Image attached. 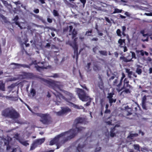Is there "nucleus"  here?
<instances>
[{
  "label": "nucleus",
  "instance_id": "1",
  "mask_svg": "<svg viewBox=\"0 0 152 152\" xmlns=\"http://www.w3.org/2000/svg\"><path fill=\"white\" fill-rule=\"evenodd\" d=\"M83 128L82 127H76L74 129H71L68 131L61 133L50 141V145H52L54 144H56L59 142V139L60 137L64 136L67 134H69V135L67 136L64 139V142L73 138L78 133L81 131Z\"/></svg>",
  "mask_w": 152,
  "mask_h": 152
},
{
  "label": "nucleus",
  "instance_id": "2",
  "mask_svg": "<svg viewBox=\"0 0 152 152\" xmlns=\"http://www.w3.org/2000/svg\"><path fill=\"white\" fill-rule=\"evenodd\" d=\"M2 115L5 117L9 118L13 120L18 119L20 117L19 114L14 109H6L2 111Z\"/></svg>",
  "mask_w": 152,
  "mask_h": 152
},
{
  "label": "nucleus",
  "instance_id": "3",
  "mask_svg": "<svg viewBox=\"0 0 152 152\" xmlns=\"http://www.w3.org/2000/svg\"><path fill=\"white\" fill-rule=\"evenodd\" d=\"M74 41L72 42L70 40H68L66 41V44L69 45L72 47L74 50V55L73 56V58H75L76 56V61H77L78 55L81 52V51H79V53H78V47L77 44V38H75Z\"/></svg>",
  "mask_w": 152,
  "mask_h": 152
},
{
  "label": "nucleus",
  "instance_id": "4",
  "mask_svg": "<svg viewBox=\"0 0 152 152\" xmlns=\"http://www.w3.org/2000/svg\"><path fill=\"white\" fill-rule=\"evenodd\" d=\"M34 114L41 118L40 121L43 124H48L50 123V117L49 114L41 113H36Z\"/></svg>",
  "mask_w": 152,
  "mask_h": 152
},
{
  "label": "nucleus",
  "instance_id": "5",
  "mask_svg": "<svg viewBox=\"0 0 152 152\" xmlns=\"http://www.w3.org/2000/svg\"><path fill=\"white\" fill-rule=\"evenodd\" d=\"M77 94L80 99L83 102H87L90 97L86 92L82 89L78 88Z\"/></svg>",
  "mask_w": 152,
  "mask_h": 152
},
{
  "label": "nucleus",
  "instance_id": "6",
  "mask_svg": "<svg viewBox=\"0 0 152 152\" xmlns=\"http://www.w3.org/2000/svg\"><path fill=\"white\" fill-rule=\"evenodd\" d=\"M41 81L43 82L45 84L48 85L49 87H51L53 89L55 90L56 88L58 87V86L56 83V82L54 80H49L42 78L41 79Z\"/></svg>",
  "mask_w": 152,
  "mask_h": 152
},
{
  "label": "nucleus",
  "instance_id": "7",
  "mask_svg": "<svg viewBox=\"0 0 152 152\" xmlns=\"http://www.w3.org/2000/svg\"><path fill=\"white\" fill-rule=\"evenodd\" d=\"M124 88H123V90L121 92V94L124 93L125 94H129L131 92L130 88L131 86L129 84V81L127 78H125L124 80Z\"/></svg>",
  "mask_w": 152,
  "mask_h": 152
},
{
  "label": "nucleus",
  "instance_id": "8",
  "mask_svg": "<svg viewBox=\"0 0 152 152\" xmlns=\"http://www.w3.org/2000/svg\"><path fill=\"white\" fill-rule=\"evenodd\" d=\"M122 85V83H120V82L118 80V79L114 80L113 83V86L115 88L116 91L118 92H120L123 90L124 88V86H123L122 88H121Z\"/></svg>",
  "mask_w": 152,
  "mask_h": 152
},
{
  "label": "nucleus",
  "instance_id": "9",
  "mask_svg": "<svg viewBox=\"0 0 152 152\" xmlns=\"http://www.w3.org/2000/svg\"><path fill=\"white\" fill-rule=\"evenodd\" d=\"M71 111V110L68 107H62L61 110L60 111L57 112L56 114L58 116H61L67 114Z\"/></svg>",
  "mask_w": 152,
  "mask_h": 152
},
{
  "label": "nucleus",
  "instance_id": "10",
  "mask_svg": "<svg viewBox=\"0 0 152 152\" xmlns=\"http://www.w3.org/2000/svg\"><path fill=\"white\" fill-rule=\"evenodd\" d=\"M69 31L68 35L69 36L72 35V39H74L76 37L77 34V32L76 31L75 29H74L72 31L73 27L71 25L69 26Z\"/></svg>",
  "mask_w": 152,
  "mask_h": 152
},
{
  "label": "nucleus",
  "instance_id": "11",
  "mask_svg": "<svg viewBox=\"0 0 152 152\" xmlns=\"http://www.w3.org/2000/svg\"><path fill=\"white\" fill-rule=\"evenodd\" d=\"M36 61H37L36 60L35 61L34 63V64L36 65L35 66V67L36 68L37 70L38 71H39L41 69H47L48 68H51V66L50 65H48L46 66H40L37 65V63H36Z\"/></svg>",
  "mask_w": 152,
  "mask_h": 152
},
{
  "label": "nucleus",
  "instance_id": "12",
  "mask_svg": "<svg viewBox=\"0 0 152 152\" xmlns=\"http://www.w3.org/2000/svg\"><path fill=\"white\" fill-rule=\"evenodd\" d=\"M146 100L147 96L146 95H145L142 98V108L144 109H146Z\"/></svg>",
  "mask_w": 152,
  "mask_h": 152
},
{
  "label": "nucleus",
  "instance_id": "13",
  "mask_svg": "<svg viewBox=\"0 0 152 152\" xmlns=\"http://www.w3.org/2000/svg\"><path fill=\"white\" fill-rule=\"evenodd\" d=\"M45 138H43L39 139H38L35 140L34 142L38 146V145H41L45 141Z\"/></svg>",
  "mask_w": 152,
  "mask_h": 152
},
{
  "label": "nucleus",
  "instance_id": "14",
  "mask_svg": "<svg viewBox=\"0 0 152 152\" xmlns=\"http://www.w3.org/2000/svg\"><path fill=\"white\" fill-rule=\"evenodd\" d=\"M85 145L84 144H79L76 148L77 151L78 152H83Z\"/></svg>",
  "mask_w": 152,
  "mask_h": 152
},
{
  "label": "nucleus",
  "instance_id": "15",
  "mask_svg": "<svg viewBox=\"0 0 152 152\" xmlns=\"http://www.w3.org/2000/svg\"><path fill=\"white\" fill-rule=\"evenodd\" d=\"M85 121L84 118L81 117H78L75 121V122L76 124L79 123H83Z\"/></svg>",
  "mask_w": 152,
  "mask_h": 152
},
{
  "label": "nucleus",
  "instance_id": "16",
  "mask_svg": "<svg viewBox=\"0 0 152 152\" xmlns=\"http://www.w3.org/2000/svg\"><path fill=\"white\" fill-rule=\"evenodd\" d=\"M19 19V17L18 15H16L13 20L15 22V24L16 25H18V26L21 29H23V28L20 26L19 23L18 21V20Z\"/></svg>",
  "mask_w": 152,
  "mask_h": 152
},
{
  "label": "nucleus",
  "instance_id": "17",
  "mask_svg": "<svg viewBox=\"0 0 152 152\" xmlns=\"http://www.w3.org/2000/svg\"><path fill=\"white\" fill-rule=\"evenodd\" d=\"M12 64L19 66L23 67V68H30V66L31 65V64L28 65L25 64H20L15 63H12Z\"/></svg>",
  "mask_w": 152,
  "mask_h": 152
},
{
  "label": "nucleus",
  "instance_id": "18",
  "mask_svg": "<svg viewBox=\"0 0 152 152\" xmlns=\"http://www.w3.org/2000/svg\"><path fill=\"white\" fill-rule=\"evenodd\" d=\"M120 59L121 60H123V61L126 63L133 61V60H132V58H131L130 59H127L124 56L120 57Z\"/></svg>",
  "mask_w": 152,
  "mask_h": 152
},
{
  "label": "nucleus",
  "instance_id": "19",
  "mask_svg": "<svg viewBox=\"0 0 152 152\" xmlns=\"http://www.w3.org/2000/svg\"><path fill=\"white\" fill-rule=\"evenodd\" d=\"M5 83H3L2 80H0V90L2 91H5Z\"/></svg>",
  "mask_w": 152,
  "mask_h": 152
},
{
  "label": "nucleus",
  "instance_id": "20",
  "mask_svg": "<svg viewBox=\"0 0 152 152\" xmlns=\"http://www.w3.org/2000/svg\"><path fill=\"white\" fill-rule=\"evenodd\" d=\"M18 140L20 143L24 146H27L29 145V143H28V140L22 141L20 139H19Z\"/></svg>",
  "mask_w": 152,
  "mask_h": 152
},
{
  "label": "nucleus",
  "instance_id": "21",
  "mask_svg": "<svg viewBox=\"0 0 152 152\" xmlns=\"http://www.w3.org/2000/svg\"><path fill=\"white\" fill-rule=\"evenodd\" d=\"M138 136V134L137 133L135 134H130L127 137L128 138H129L131 139H133V137H137Z\"/></svg>",
  "mask_w": 152,
  "mask_h": 152
},
{
  "label": "nucleus",
  "instance_id": "22",
  "mask_svg": "<svg viewBox=\"0 0 152 152\" xmlns=\"http://www.w3.org/2000/svg\"><path fill=\"white\" fill-rule=\"evenodd\" d=\"M105 100V98L103 97L101 98L100 100V103L102 108L104 104V102Z\"/></svg>",
  "mask_w": 152,
  "mask_h": 152
},
{
  "label": "nucleus",
  "instance_id": "23",
  "mask_svg": "<svg viewBox=\"0 0 152 152\" xmlns=\"http://www.w3.org/2000/svg\"><path fill=\"white\" fill-rule=\"evenodd\" d=\"M137 51L139 52H140V54L142 56H143L144 54H145L146 56H148V53L145 51H144L143 50H138V51Z\"/></svg>",
  "mask_w": 152,
  "mask_h": 152
},
{
  "label": "nucleus",
  "instance_id": "24",
  "mask_svg": "<svg viewBox=\"0 0 152 152\" xmlns=\"http://www.w3.org/2000/svg\"><path fill=\"white\" fill-rule=\"evenodd\" d=\"M125 40L124 39H120L118 40V42L120 44V47L121 48H122V47H123V46H122V45L123 43H125Z\"/></svg>",
  "mask_w": 152,
  "mask_h": 152
},
{
  "label": "nucleus",
  "instance_id": "25",
  "mask_svg": "<svg viewBox=\"0 0 152 152\" xmlns=\"http://www.w3.org/2000/svg\"><path fill=\"white\" fill-rule=\"evenodd\" d=\"M140 66H138L137 67V68L136 72L139 75H140L142 73V70L139 67Z\"/></svg>",
  "mask_w": 152,
  "mask_h": 152
},
{
  "label": "nucleus",
  "instance_id": "26",
  "mask_svg": "<svg viewBox=\"0 0 152 152\" xmlns=\"http://www.w3.org/2000/svg\"><path fill=\"white\" fill-rule=\"evenodd\" d=\"M37 145L35 143V142H33L32 144H31L30 148V151H32L34 149L37 147Z\"/></svg>",
  "mask_w": 152,
  "mask_h": 152
},
{
  "label": "nucleus",
  "instance_id": "27",
  "mask_svg": "<svg viewBox=\"0 0 152 152\" xmlns=\"http://www.w3.org/2000/svg\"><path fill=\"white\" fill-rule=\"evenodd\" d=\"M99 52L101 55L104 56H107V52L106 50H99Z\"/></svg>",
  "mask_w": 152,
  "mask_h": 152
},
{
  "label": "nucleus",
  "instance_id": "28",
  "mask_svg": "<svg viewBox=\"0 0 152 152\" xmlns=\"http://www.w3.org/2000/svg\"><path fill=\"white\" fill-rule=\"evenodd\" d=\"M142 36L144 37H147L146 39H142V41L143 42H145V41L148 42V37L150 36V35H149L147 33L146 34H144Z\"/></svg>",
  "mask_w": 152,
  "mask_h": 152
},
{
  "label": "nucleus",
  "instance_id": "29",
  "mask_svg": "<svg viewBox=\"0 0 152 152\" xmlns=\"http://www.w3.org/2000/svg\"><path fill=\"white\" fill-rule=\"evenodd\" d=\"M133 147L135 150H137L138 151H140V146L138 144H134Z\"/></svg>",
  "mask_w": 152,
  "mask_h": 152
},
{
  "label": "nucleus",
  "instance_id": "30",
  "mask_svg": "<svg viewBox=\"0 0 152 152\" xmlns=\"http://www.w3.org/2000/svg\"><path fill=\"white\" fill-rule=\"evenodd\" d=\"M116 99H113V98L110 99H109V102L110 104V106H112V103H115L116 101Z\"/></svg>",
  "mask_w": 152,
  "mask_h": 152
},
{
  "label": "nucleus",
  "instance_id": "31",
  "mask_svg": "<svg viewBox=\"0 0 152 152\" xmlns=\"http://www.w3.org/2000/svg\"><path fill=\"white\" fill-rule=\"evenodd\" d=\"M126 72L128 73V77L129 78L131 77V75H132L133 72L132 71H130L129 69H127L126 70Z\"/></svg>",
  "mask_w": 152,
  "mask_h": 152
},
{
  "label": "nucleus",
  "instance_id": "32",
  "mask_svg": "<svg viewBox=\"0 0 152 152\" xmlns=\"http://www.w3.org/2000/svg\"><path fill=\"white\" fill-rule=\"evenodd\" d=\"M53 14L54 16L57 17L59 15V14L57 11L55 10H54L53 12Z\"/></svg>",
  "mask_w": 152,
  "mask_h": 152
},
{
  "label": "nucleus",
  "instance_id": "33",
  "mask_svg": "<svg viewBox=\"0 0 152 152\" xmlns=\"http://www.w3.org/2000/svg\"><path fill=\"white\" fill-rule=\"evenodd\" d=\"M92 99L90 97L89 98L88 100V102H87L86 104H84V106L85 107L89 106L90 105L91 103V100Z\"/></svg>",
  "mask_w": 152,
  "mask_h": 152
},
{
  "label": "nucleus",
  "instance_id": "34",
  "mask_svg": "<svg viewBox=\"0 0 152 152\" xmlns=\"http://www.w3.org/2000/svg\"><path fill=\"white\" fill-rule=\"evenodd\" d=\"M122 10L118 9L117 8H115L114 10V11L112 13V14H115L116 13H121L122 12Z\"/></svg>",
  "mask_w": 152,
  "mask_h": 152
},
{
  "label": "nucleus",
  "instance_id": "35",
  "mask_svg": "<svg viewBox=\"0 0 152 152\" xmlns=\"http://www.w3.org/2000/svg\"><path fill=\"white\" fill-rule=\"evenodd\" d=\"M74 107L76 109H84V107L82 106H79L78 105L75 104L74 106Z\"/></svg>",
  "mask_w": 152,
  "mask_h": 152
},
{
  "label": "nucleus",
  "instance_id": "36",
  "mask_svg": "<svg viewBox=\"0 0 152 152\" xmlns=\"http://www.w3.org/2000/svg\"><path fill=\"white\" fill-rule=\"evenodd\" d=\"M30 93L32 94V96H34L36 94V91L35 90L34 88H32L30 91Z\"/></svg>",
  "mask_w": 152,
  "mask_h": 152
},
{
  "label": "nucleus",
  "instance_id": "37",
  "mask_svg": "<svg viewBox=\"0 0 152 152\" xmlns=\"http://www.w3.org/2000/svg\"><path fill=\"white\" fill-rule=\"evenodd\" d=\"M4 144L6 145H7V150H9L11 148V146L9 145V142L7 141V142H4Z\"/></svg>",
  "mask_w": 152,
  "mask_h": 152
},
{
  "label": "nucleus",
  "instance_id": "38",
  "mask_svg": "<svg viewBox=\"0 0 152 152\" xmlns=\"http://www.w3.org/2000/svg\"><path fill=\"white\" fill-rule=\"evenodd\" d=\"M92 32V30L91 29L90 31H86L85 35H87V36H91V34Z\"/></svg>",
  "mask_w": 152,
  "mask_h": 152
},
{
  "label": "nucleus",
  "instance_id": "39",
  "mask_svg": "<svg viewBox=\"0 0 152 152\" xmlns=\"http://www.w3.org/2000/svg\"><path fill=\"white\" fill-rule=\"evenodd\" d=\"M99 47L98 46H96L92 49L93 52L95 53H96V51L98 50Z\"/></svg>",
  "mask_w": 152,
  "mask_h": 152
},
{
  "label": "nucleus",
  "instance_id": "40",
  "mask_svg": "<svg viewBox=\"0 0 152 152\" xmlns=\"http://www.w3.org/2000/svg\"><path fill=\"white\" fill-rule=\"evenodd\" d=\"M116 32L118 36L121 37V31L120 29H117Z\"/></svg>",
  "mask_w": 152,
  "mask_h": 152
},
{
  "label": "nucleus",
  "instance_id": "41",
  "mask_svg": "<svg viewBox=\"0 0 152 152\" xmlns=\"http://www.w3.org/2000/svg\"><path fill=\"white\" fill-rule=\"evenodd\" d=\"M66 94L67 95L69 96L70 99H72L73 97V94L70 92H66Z\"/></svg>",
  "mask_w": 152,
  "mask_h": 152
},
{
  "label": "nucleus",
  "instance_id": "42",
  "mask_svg": "<svg viewBox=\"0 0 152 152\" xmlns=\"http://www.w3.org/2000/svg\"><path fill=\"white\" fill-rule=\"evenodd\" d=\"M114 94L112 93H110L108 94V96H107V98L109 99H110L112 98Z\"/></svg>",
  "mask_w": 152,
  "mask_h": 152
},
{
  "label": "nucleus",
  "instance_id": "43",
  "mask_svg": "<svg viewBox=\"0 0 152 152\" xmlns=\"http://www.w3.org/2000/svg\"><path fill=\"white\" fill-rule=\"evenodd\" d=\"M130 53H132V58H132V59L133 58H134V59H136V56L135 54L134 53V52L131 51Z\"/></svg>",
  "mask_w": 152,
  "mask_h": 152
},
{
  "label": "nucleus",
  "instance_id": "44",
  "mask_svg": "<svg viewBox=\"0 0 152 152\" xmlns=\"http://www.w3.org/2000/svg\"><path fill=\"white\" fill-rule=\"evenodd\" d=\"M69 28V26H67L66 27L64 28L63 29V32L64 33H65L66 32H67Z\"/></svg>",
  "mask_w": 152,
  "mask_h": 152
},
{
  "label": "nucleus",
  "instance_id": "45",
  "mask_svg": "<svg viewBox=\"0 0 152 152\" xmlns=\"http://www.w3.org/2000/svg\"><path fill=\"white\" fill-rule=\"evenodd\" d=\"M93 69L95 71L99 70V66L97 65H94L93 67Z\"/></svg>",
  "mask_w": 152,
  "mask_h": 152
},
{
  "label": "nucleus",
  "instance_id": "46",
  "mask_svg": "<svg viewBox=\"0 0 152 152\" xmlns=\"http://www.w3.org/2000/svg\"><path fill=\"white\" fill-rule=\"evenodd\" d=\"M91 65V62L88 63L87 64V70L88 71H90L91 70V69H90Z\"/></svg>",
  "mask_w": 152,
  "mask_h": 152
},
{
  "label": "nucleus",
  "instance_id": "47",
  "mask_svg": "<svg viewBox=\"0 0 152 152\" xmlns=\"http://www.w3.org/2000/svg\"><path fill=\"white\" fill-rule=\"evenodd\" d=\"M49 77H53L54 78H57L59 77V75L58 74L55 73L53 74V75L50 76Z\"/></svg>",
  "mask_w": 152,
  "mask_h": 152
},
{
  "label": "nucleus",
  "instance_id": "48",
  "mask_svg": "<svg viewBox=\"0 0 152 152\" xmlns=\"http://www.w3.org/2000/svg\"><path fill=\"white\" fill-rule=\"evenodd\" d=\"M80 2L83 4V7H84L85 4L86 2V0H80Z\"/></svg>",
  "mask_w": 152,
  "mask_h": 152
},
{
  "label": "nucleus",
  "instance_id": "49",
  "mask_svg": "<svg viewBox=\"0 0 152 152\" xmlns=\"http://www.w3.org/2000/svg\"><path fill=\"white\" fill-rule=\"evenodd\" d=\"M111 112L110 110L109 109H106L104 111V113H110Z\"/></svg>",
  "mask_w": 152,
  "mask_h": 152
},
{
  "label": "nucleus",
  "instance_id": "50",
  "mask_svg": "<svg viewBox=\"0 0 152 152\" xmlns=\"http://www.w3.org/2000/svg\"><path fill=\"white\" fill-rule=\"evenodd\" d=\"M101 148L100 147H99L98 148H96L94 152H99V151L101 150Z\"/></svg>",
  "mask_w": 152,
  "mask_h": 152
},
{
  "label": "nucleus",
  "instance_id": "51",
  "mask_svg": "<svg viewBox=\"0 0 152 152\" xmlns=\"http://www.w3.org/2000/svg\"><path fill=\"white\" fill-rule=\"evenodd\" d=\"M115 135V134L114 132H110V136L111 137H113Z\"/></svg>",
  "mask_w": 152,
  "mask_h": 152
},
{
  "label": "nucleus",
  "instance_id": "52",
  "mask_svg": "<svg viewBox=\"0 0 152 152\" xmlns=\"http://www.w3.org/2000/svg\"><path fill=\"white\" fill-rule=\"evenodd\" d=\"M105 122L108 125H112V122L111 120V121H106Z\"/></svg>",
  "mask_w": 152,
  "mask_h": 152
},
{
  "label": "nucleus",
  "instance_id": "53",
  "mask_svg": "<svg viewBox=\"0 0 152 152\" xmlns=\"http://www.w3.org/2000/svg\"><path fill=\"white\" fill-rule=\"evenodd\" d=\"M115 126L111 128V130H110V132H114L115 131Z\"/></svg>",
  "mask_w": 152,
  "mask_h": 152
},
{
  "label": "nucleus",
  "instance_id": "54",
  "mask_svg": "<svg viewBox=\"0 0 152 152\" xmlns=\"http://www.w3.org/2000/svg\"><path fill=\"white\" fill-rule=\"evenodd\" d=\"M34 12L36 13V14H37V13H39V10L38 9H35V10H34Z\"/></svg>",
  "mask_w": 152,
  "mask_h": 152
},
{
  "label": "nucleus",
  "instance_id": "55",
  "mask_svg": "<svg viewBox=\"0 0 152 152\" xmlns=\"http://www.w3.org/2000/svg\"><path fill=\"white\" fill-rule=\"evenodd\" d=\"M122 48H124V52H126V51H127L128 50V49L126 46H123V47H122Z\"/></svg>",
  "mask_w": 152,
  "mask_h": 152
},
{
  "label": "nucleus",
  "instance_id": "56",
  "mask_svg": "<svg viewBox=\"0 0 152 152\" xmlns=\"http://www.w3.org/2000/svg\"><path fill=\"white\" fill-rule=\"evenodd\" d=\"M55 95L56 96L57 98L58 97H59L60 96H61L62 97H63V96L60 93H59L57 95L56 94Z\"/></svg>",
  "mask_w": 152,
  "mask_h": 152
},
{
  "label": "nucleus",
  "instance_id": "57",
  "mask_svg": "<svg viewBox=\"0 0 152 152\" xmlns=\"http://www.w3.org/2000/svg\"><path fill=\"white\" fill-rule=\"evenodd\" d=\"M105 18L106 21H107L108 23H110V20L108 18L105 17Z\"/></svg>",
  "mask_w": 152,
  "mask_h": 152
},
{
  "label": "nucleus",
  "instance_id": "58",
  "mask_svg": "<svg viewBox=\"0 0 152 152\" xmlns=\"http://www.w3.org/2000/svg\"><path fill=\"white\" fill-rule=\"evenodd\" d=\"M47 21L49 23H51L52 22V20L51 19L48 18H47Z\"/></svg>",
  "mask_w": 152,
  "mask_h": 152
},
{
  "label": "nucleus",
  "instance_id": "59",
  "mask_svg": "<svg viewBox=\"0 0 152 152\" xmlns=\"http://www.w3.org/2000/svg\"><path fill=\"white\" fill-rule=\"evenodd\" d=\"M114 55L116 58H117L118 56V53L117 52H114Z\"/></svg>",
  "mask_w": 152,
  "mask_h": 152
},
{
  "label": "nucleus",
  "instance_id": "60",
  "mask_svg": "<svg viewBox=\"0 0 152 152\" xmlns=\"http://www.w3.org/2000/svg\"><path fill=\"white\" fill-rule=\"evenodd\" d=\"M98 39L97 38H94L91 39V41H97L98 40Z\"/></svg>",
  "mask_w": 152,
  "mask_h": 152
},
{
  "label": "nucleus",
  "instance_id": "61",
  "mask_svg": "<svg viewBox=\"0 0 152 152\" xmlns=\"http://www.w3.org/2000/svg\"><path fill=\"white\" fill-rule=\"evenodd\" d=\"M45 0H39V1L41 2L42 4H44L45 3Z\"/></svg>",
  "mask_w": 152,
  "mask_h": 152
},
{
  "label": "nucleus",
  "instance_id": "62",
  "mask_svg": "<svg viewBox=\"0 0 152 152\" xmlns=\"http://www.w3.org/2000/svg\"><path fill=\"white\" fill-rule=\"evenodd\" d=\"M145 14L147 15L148 16H152V13H145Z\"/></svg>",
  "mask_w": 152,
  "mask_h": 152
},
{
  "label": "nucleus",
  "instance_id": "63",
  "mask_svg": "<svg viewBox=\"0 0 152 152\" xmlns=\"http://www.w3.org/2000/svg\"><path fill=\"white\" fill-rule=\"evenodd\" d=\"M115 77L114 76H112L109 79V80L111 81V80L114 79Z\"/></svg>",
  "mask_w": 152,
  "mask_h": 152
},
{
  "label": "nucleus",
  "instance_id": "64",
  "mask_svg": "<svg viewBox=\"0 0 152 152\" xmlns=\"http://www.w3.org/2000/svg\"><path fill=\"white\" fill-rule=\"evenodd\" d=\"M149 74H151L152 73V67H150L149 69Z\"/></svg>",
  "mask_w": 152,
  "mask_h": 152
}]
</instances>
